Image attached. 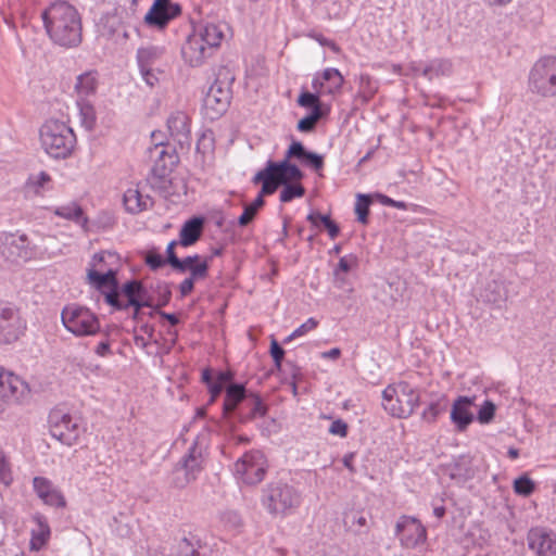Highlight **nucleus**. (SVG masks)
<instances>
[{
    "instance_id": "c85d7f7f",
    "label": "nucleus",
    "mask_w": 556,
    "mask_h": 556,
    "mask_svg": "<svg viewBox=\"0 0 556 556\" xmlns=\"http://www.w3.org/2000/svg\"><path fill=\"white\" fill-rule=\"evenodd\" d=\"M205 225L203 216H192L187 219L179 231V245L188 248L195 244L202 237Z\"/></svg>"
},
{
    "instance_id": "864d4df0",
    "label": "nucleus",
    "mask_w": 556,
    "mask_h": 556,
    "mask_svg": "<svg viewBox=\"0 0 556 556\" xmlns=\"http://www.w3.org/2000/svg\"><path fill=\"white\" fill-rule=\"evenodd\" d=\"M344 523L349 527V529H353L355 525H357L361 528L367 527V519L366 517L358 513V511H350L346 513L344 516Z\"/></svg>"
},
{
    "instance_id": "bb28decb",
    "label": "nucleus",
    "mask_w": 556,
    "mask_h": 556,
    "mask_svg": "<svg viewBox=\"0 0 556 556\" xmlns=\"http://www.w3.org/2000/svg\"><path fill=\"white\" fill-rule=\"evenodd\" d=\"M170 137L181 147L190 144L191 132L189 117L184 112H175L167 118Z\"/></svg>"
},
{
    "instance_id": "7ed1b4c3",
    "label": "nucleus",
    "mask_w": 556,
    "mask_h": 556,
    "mask_svg": "<svg viewBox=\"0 0 556 556\" xmlns=\"http://www.w3.org/2000/svg\"><path fill=\"white\" fill-rule=\"evenodd\" d=\"M148 151L150 157L154 161L150 175L147 178L150 187L166 199L186 194V182L184 180L177 181L172 178V173L179 163V156L175 147L168 143L157 142L154 147L149 148Z\"/></svg>"
},
{
    "instance_id": "9b49d317",
    "label": "nucleus",
    "mask_w": 556,
    "mask_h": 556,
    "mask_svg": "<svg viewBox=\"0 0 556 556\" xmlns=\"http://www.w3.org/2000/svg\"><path fill=\"white\" fill-rule=\"evenodd\" d=\"M50 434L61 443L72 446L80 434V425L77 418L60 410L51 412L49 415Z\"/></svg>"
},
{
    "instance_id": "e2e57ef3",
    "label": "nucleus",
    "mask_w": 556,
    "mask_h": 556,
    "mask_svg": "<svg viewBox=\"0 0 556 556\" xmlns=\"http://www.w3.org/2000/svg\"><path fill=\"white\" fill-rule=\"evenodd\" d=\"M323 227L327 230L331 239H336L340 233L339 225L331 219L330 215L323 218Z\"/></svg>"
},
{
    "instance_id": "5fc2aeb1",
    "label": "nucleus",
    "mask_w": 556,
    "mask_h": 556,
    "mask_svg": "<svg viewBox=\"0 0 556 556\" xmlns=\"http://www.w3.org/2000/svg\"><path fill=\"white\" fill-rule=\"evenodd\" d=\"M137 300L140 303H147L148 305H143V307L154 308V296L149 293L143 283L137 279Z\"/></svg>"
},
{
    "instance_id": "9d476101",
    "label": "nucleus",
    "mask_w": 556,
    "mask_h": 556,
    "mask_svg": "<svg viewBox=\"0 0 556 556\" xmlns=\"http://www.w3.org/2000/svg\"><path fill=\"white\" fill-rule=\"evenodd\" d=\"M203 447L200 445V437L195 439L188 448L187 454L177 463L174 473V484L176 488H185L188 483L195 480L197 475L202 470Z\"/></svg>"
},
{
    "instance_id": "79ce46f5",
    "label": "nucleus",
    "mask_w": 556,
    "mask_h": 556,
    "mask_svg": "<svg viewBox=\"0 0 556 556\" xmlns=\"http://www.w3.org/2000/svg\"><path fill=\"white\" fill-rule=\"evenodd\" d=\"M447 408V400L445 396L440 400L432 402L428 405V407L422 412L421 418L426 422H434L437 418L446 410Z\"/></svg>"
},
{
    "instance_id": "f03ea898",
    "label": "nucleus",
    "mask_w": 556,
    "mask_h": 556,
    "mask_svg": "<svg viewBox=\"0 0 556 556\" xmlns=\"http://www.w3.org/2000/svg\"><path fill=\"white\" fill-rule=\"evenodd\" d=\"M267 413L268 405L243 383H236L227 389V396L222 405V419L227 430L233 431L237 424L265 417Z\"/></svg>"
},
{
    "instance_id": "0e129e2a",
    "label": "nucleus",
    "mask_w": 556,
    "mask_h": 556,
    "mask_svg": "<svg viewBox=\"0 0 556 556\" xmlns=\"http://www.w3.org/2000/svg\"><path fill=\"white\" fill-rule=\"evenodd\" d=\"M312 88L314 89V93L318 94L319 98L327 94L325 80L321 78V72H318L314 75L312 80Z\"/></svg>"
},
{
    "instance_id": "09e8293b",
    "label": "nucleus",
    "mask_w": 556,
    "mask_h": 556,
    "mask_svg": "<svg viewBox=\"0 0 556 556\" xmlns=\"http://www.w3.org/2000/svg\"><path fill=\"white\" fill-rule=\"evenodd\" d=\"M357 265H358V260H357L356 255L349 254V255L342 256L339 260L336 268L333 269V276H338L339 273L348 274L353 268H356Z\"/></svg>"
},
{
    "instance_id": "f8f14e48",
    "label": "nucleus",
    "mask_w": 556,
    "mask_h": 556,
    "mask_svg": "<svg viewBox=\"0 0 556 556\" xmlns=\"http://www.w3.org/2000/svg\"><path fill=\"white\" fill-rule=\"evenodd\" d=\"M231 100L229 84L216 79L208 88L203 99V111L207 118L214 121L220 117L227 110Z\"/></svg>"
},
{
    "instance_id": "1a4fd4ad",
    "label": "nucleus",
    "mask_w": 556,
    "mask_h": 556,
    "mask_svg": "<svg viewBox=\"0 0 556 556\" xmlns=\"http://www.w3.org/2000/svg\"><path fill=\"white\" fill-rule=\"evenodd\" d=\"M305 178V174H302L299 177H290V176H281L274 175L270 178H265L258 176H253L252 182L254 185H264L269 187L270 191L268 195H271L277 192L279 188H281L279 200L282 203H289L296 198H302L305 194V188L302 185V180Z\"/></svg>"
},
{
    "instance_id": "6e6d98bb",
    "label": "nucleus",
    "mask_w": 556,
    "mask_h": 556,
    "mask_svg": "<svg viewBox=\"0 0 556 556\" xmlns=\"http://www.w3.org/2000/svg\"><path fill=\"white\" fill-rule=\"evenodd\" d=\"M319 100H320V98L318 97V94H315L314 92H309V91L303 89L298 97L296 103L302 108L311 109Z\"/></svg>"
},
{
    "instance_id": "0eeeda50",
    "label": "nucleus",
    "mask_w": 556,
    "mask_h": 556,
    "mask_svg": "<svg viewBox=\"0 0 556 556\" xmlns=\"http://www.w3.org/2000/svg\"><path fill=\"white\" fill-rule=\"evenodd\" d=\"M61 319L64 327L76 337L94 336L101 330L99 317L84 306H65Z\"/></svg>"
},
{
    "instance_id": "2f4dec72",
    "label": "nucleus",
    "mask_w": 556,
    "mask_h": 556,
    "mask_svg": "<svg viewBox=\"0 0 556 556\" xmlns=\"http://www.w3.org/2000/svg\"><path fill=\"white\" fill-rule=\"evenodd\" d=\"M481 298L484 302L501 306L508 299L506 282L502 279H493L488 282L481 292Z\"/></svg>"
},
{
    "instance_id": "423d86ee",
    "label": "nucleus",
    "mask_w": 556,
    "mask_h": 556,
    "mask_svg": "<svg viewBox=\"0 0 556 556\" xmlns=\"http://www.w3.org/2000/svg\"><path fill=\"white\" fill-rule=\"evenodd\" d=\"M262 504L269 514L285 516L300 506L301 494L292 485L275 482L263 490Z\"/></svg>"
},
{
    "instance_id": "b1692460",
    "label": "nucleus",
    "mask_w": 556,
    "mask_h": 556,
    "mask_svg": "<svg viewBox=\"0 0 556 556\" xmlns=\"http://www.w3.org/2000/svg\"><path fill=\"white\" fill-rule=\"evenodd\" d=\"M117 268H89L87 271L88 282L103 295L108 291H118Z\"/></svg>"
},
{
    "instance_id": "e433bc0d",
    "label": "nucleus",
    "mask_w": 556,
    "mask_h": 556,
    "mask_svg": "<svg viewBox=\"0 0 556 556\" xmlns=\"http://www.w3.org/2000/svg\"><path fill=\"white\" fill-rule=\"evenodd\" d=\"M296 161L315 172L323 169L325 164L324 156L321 154L307 150L301 141H298Z\"/></svg>"
},
{
    "instance_id": "8fccbe9b",
    "label": "nucleus",
    "mask_w": 556,
    "mask_h": 556,
    "mask_svg": "<svg viewBox=\"0 0 556 556\" xmlns=\"http://www.w3.org/2000/svg\"><path fill=\"white\" fill-rule=\"evenodd\" d=\"M495 410L496 406L492 401H484L483 405L478 410L477 420L482 425L491 422L495 416Z\"/></svg>"
},
{
    "instance_id": "4468645a",
    "label": "nucleus",
    "mask_w": 556,
    "mask_h": 556,
    "mask_svg": "<svg viewBox=\"0 0 556 556\" xmlns=\"http://www.w3.org/2000/svg\"><path fill=\"white\" fill-rule=\"evenodd\" d=\"M28 384L12 371L0 366V414L3 410V403H23L29 396Z\"/></svg>"
},
{
    "instance_id": "72a5a7b5",
    "label": "nucleus",
    "mask_w": 556,
    "mask_h": 556,
    "mask_svg": "<svg viewBox=\"0 0 556 556\" xmlns=\"http://www.w3.org/2000/svg\"><path fill=\"white\" fill-rule=\"evenodd\" d=\"M270 188L262 185L258 194L250 204H244L243 212L238 218V224L241 227L248 226L256 216L257 212L265 205V197H268Z\"/></svg>"
},
{
    "instance_id": "c03bdc74",
    "label": "nucleus",
    "mask_w": 556,
    "mask_h": 556,
    "mask_svg": "<svg viewBox=\"0 0 556 556\" xmlns=\"http://www.w3.org/2000/svg\"><path fill=\"white\" fill-rule=\"evenodd\" d=\"M117 262H118V257H117L116 253L102 251V252L96 253L92 256V261L90 263V265H91L90 268H101V266H104V268H110V267H113L112 266L113 263H117Z\"/></svg>"
},
{
    "instance_id": "a211bd4d",
    "label": "nucleus",
    "mask_w": 556,
    "mask_h": 556,
    "mask_svg": "<svg viewBox=\"0 0 556 556\" xmlns=\"http://www.w3.org/2000/svg\"><path fill=\"white\" fill-rule=\"evenodd\" d=\"M0 254L10 263H20L29 260L31 252L27 236L7 232L1 233Z\"/></svg>"
},
{
    "instance_id": "f3484780",
    "label": "nucleus",
    "mask_w": 556,
    "mask_h": 556,
    "mask_svg": "<svg viewBox=\"0 0 556 556\" xmlns=\"http://www.w3.org/2000/svg\"><path fill=\"white\" fill-rule=\"evenodd\" d=\"M26 329L18 309L0 302V343L10 344L18 340Z\"/></svg>"
},
{
    "instance_id": "393cba45",
    "label": "nucleus",
    "mask_w": 556,
    "mask_h": 556,
    "mask_svg": "<svg viewBox=\"0 0 556 556\" xmlns=\"http://www.w3.org/2000/svg\"><path fill=\"white\" fill-rule=\"evenodd\" d=\"M211 262L212 257L200 256L198 262L187 264L185 273H189V276L178 287L181 298L189 295L193 291L195 281L203 280L208 276Z\"/></svg>"
},
{
    "instance_id": "ddd939ff",
    "label": "nucleus",
    "mask_w": 556,
    "mask_h": 556,
    "mask_svg": "<svg viewBox=\"0 0 556 556\" xmlns=\"http://www.w3.org/2000/svg\"><path fill=\"white\" fill-rule=\"evenodd\" d=\"M298 155V140H292L290 146L285 152L283 159L280 161L268 160L265 166L260 169L254 176L258 178L264 177L270 178L274 175L299 177L305 174L298 164L293 163L292 160L296 161Z\"/></svg>"
},
{
    "instance_id": "473e14b6",
    "label": "nucleus",
    "mask_w": 556,
    "mask_h": 556,
    "mask_svg": "<svg viewBox=\"0 0 556 556\" xmlns=\"http://www.w3.org/2000/svg\"><path fill=\"white\" fill-rule=\"evenodd\" d=\"M124 205L127 212L138 214L153 206L154 201L150 195H143L138 189H128L124 193Z\"/></svg>"
},
{
    "instance_id": "603ef678",
    "label": "nucleus",
    "mask_w": 556,
    "mask_h": 556,
    "mask_svg": "<svg viewBox=\"0 0 556 556\" xmlns=\"http://www.w3.org/2000/svg\"><path fill=\"white\" fill-rule=\"evenodd\" d=\"M144 262L152 270L161 269L167 264L166 258L156 250L148 251L144 256Z\"/></svg>"
},
{
    "instance_id": "13d9d810",
    "label": "nucleus",
    "mask_w": 556,
    "mask_h": 556,
    "mask_svg": "<svg viewBox=\"0 0 556 556\" xmlns=\"http://www.w3.org/2000/svg\"><path fill=\"white\" fill-rule=\"evenodd\" d=\"M316 126V116L306 115L298 122L296 129L301 132H312Z\"/></svg>"
},
{
    "instance_id": "aec40b11",
    "label": "nucleus",
    "mask_w": 556,
    "mask_h": 556,
    "mask_svg": "<svg viewBox=\"0 0 556 556\" xmlns=\"http://www.w3.org/2000/svg\"><path fill=\"white\" fill-rule=\"evenodd\" d=\"M395 535L404 547L413 548L426 541L427 530L418 519L401 516L395 525Z\"/></svg>"
},
{
    "instance_id": "cd10ccee",
    "label": "nucleus",
    "mask_w": 556,
    "mask_h": 556,
    "mask_svg": "<svg viewBox=\"0 0 556 556\" xmlns=\"http://www.w3.org/2000/svg\"><path fill=\"white\" fill-rule=\"evenodd\" d=\"M33 485L36 494L45 502V504L54 507L65 506L66 502L64 496L47 478L35 477Z\"/></svg>"
},
{
    "instance_id": "412c9836",
    "label": "nucleus",
    "mask_w": 556,
    "mask_h": 556,
    "mask_svg": "<svg viewBox=\"0 0 556 556\" xmlns=\"http://www.w3.org/2000/svg\"><path fill=\"white\" fill-rule=\"evenodd\" d=\"M181 14V5L172 0H154L144 16L149 27L164 29L170 21Z\"/></svg>"
},
{
    "instance_id": "49530a36",
    "label": "nucleus",
    "mask_w": 556,
    "mask_h": 556,
    "mask_svg": "<svg viewBox=\"0 0 556 556\" xmlns=\"http://www.w3.org/2000/svg\"><path fill=\"white\" fill-rule=\"evenodd\" d=\"M269 354H270V356L273 358L275 368L278 371H281L282 370V363H283L285 355H286V351L281 346V344L276 339H274V338L270 341Z\"/></svg>"
},
{
    "instance_id": "7c9ffc66",
    "label": "nucleus",
    "mask_w": 556,
    "mask_h": 556,
    "mask_svg": "<svg viewBox=\"0 0 556 556\" xmlns=\"http://www.w3.org/2000/svg\"><path fill=\"white\" fill-rule=\"evenodd\" d=\"M99 86V73L90 70L77 76L74 89L78 99H87L94 96Z\"/></svg>"
},
{
    "instance_id": "6ab92c4d",
    "label": "nucleus",
    "mask_w": 556,
    "mask_h": 556,
    "mask_svg": "<svg viewBox=\"0 0 556 556\" xmlns=\"http://www.w3.org/2000/svg\"><path fill=\"white\" fill-rule=\"evenodd\" d=\"M419 393L407 382H401L397 386V392L387 410L394 417L407 418L419 404Z\"/></svg>"
},
{
    "instance_id": "3c124183",
    "label": "nucleus",
    "mask_w": 556,
    "mask_h": 556,
    "mask_svg": "<svg viewBox=\"0 0 556 556\" xmlns=\"http://www.w3.org/2000/svg\"><path fill=\"white\" fill-rule=\"evenodd\" d=\"M50 535V529L48 525H43L40 522V531L38 533H33L30 540V548L33 551H39L48 541Z\"/></svg>"
},
{
    "instance_id": "4be33fe9",
    "label": "nucleus",
    "mask_w": 556,
    "mask_h": 556,
    "mask_svg": "<svg viewBox=\"0 0 556 556\" xmlns=\"http://www.w3.org/2000/svg\"><path fill=\"white\" fill-rule=\"evenodd\" d=\"M137 279H130L118 287V291L104 293L105 302L116 311H126L129 307L143 308L147 303L137 300Z\"/></svg>"
},
{
    "instance_id": "338daca9",
    "label": "nucleus",
    "mask_w": 556,
    "mask_h": 556,
    "mask_svg": "<svg viewBox=\"0 0 556 556\" xmlns=\"http://www.w3.org/2000/svg\"><path fill=\"white\" fill-rule=\"evenodd\" d=\"M318 326V321L311 317L308 318L304 324H302L300 327L295 329V336H304L308 331L315 329Z\"/></svg>"
},
{
    "instance_id": "f257e3e1",
    "label": "nucleus",
    "mask_w": 556,
    "mask_h": 556,
    "mask_svg": "<svg viewBox=\"0 0 556 556\" xmlns=\"http://www.w3.org/2000/svg\"><path fill=\"white\" fill-rule=\"evenodd\" d=\"M43 26L53 43L76 48L83 41V23L78 10L67 1L52 2L41 13Z\"/></svg>"
},
{
    "instance_id": "bf43d9fd",
    "label": "nucleus",
    "mask_w": 556,
    "mask_h": 556,
    "mask_svg": "<svg viewBox=\"0 0 556 556\" xmlns=\"http://www.w3.org/2000/svg\"><path fill=\"white\" fill-rule=\"evenodd\" d=\"M233 375L229 371H219L215 377V382L225 388V397L227 396V389L237 382H233Z\"/></svg>"
},
{
    "instance_id": "5701e85b",
    "label": "nucleus",
    "mask_w": 556,
    "mask_h": 556,
    "mask_svg": "<svg viewBox=\"0 0 556 556\" xmlns=\"http://www.w3.org/2000/svg\"><path fill=\"white\" fill-rule=\"evenodd\" d=\"M527 544L538 556H556V533L546 527H532L527 533Z\"/></svg>"
},
{
    "instance_id": "c756f323",
    "label": "nucleus",
    "mask_w": 556,
    "mask_h": 556,
    "mask_svg": "<svg viewBox=\"0 0 556 556\" xmlns=\"http://www.w3.org/2000/svg\"><path fill=\"white\" fill-rule=\"evenodd\" d=\"M444 473L453 480L467 481L472 479L475 471L471 458L467 455L458 456L444 466Z\"/></svg>"
},
{
    "instance_id": "f704fd0d",
    "label": "nucleus",
    "mask_w": 556,
    "mask_h": 556,
    "mask_svg": "<svg viewBox=\"0 0 556 556\" xmlns=\"http://www.w3.org/2000/svg\"><path fill=\"white\" fill-rule=\"evenodd\" d=\"M179 244L178 240H173L167 244L166 248V261L167 264L177 273L185 274L187 264L198 262L200 260L199 254L189 255L184 258L177 256L175 248Z\"/></svg>"
},
{
    "instance_id": "a18cd8bd",
    "label": "nucleus",
    "mask_w": 556,
    "mask_h": 556,
    "mask_svg": "<svg viewBox=\"0 0 556 556\" xmlns=\"http://www.w3.org/2000/svg\"><path fill=\"white\" fill-rule=\"evenodd\" d=\"M535 483L527 475H522L515 479L514 491L518 495L529 496L533 493Z\"/></svg>"
},
{
    "instance_id": "a19ab883",
    "label": "nucleus",
    "mask_w": 556,
    "mask_h": 556,
    "mask_svg": "<svg viewBox=\"0 0 556 556\" xmlns=\"http://www.w3.org/2000/svg\"><path fill=\"white\" fill-rule=\"evenodd\" d=\"M371 204V197L369 194H357L356 203H355V214L356 220L362 225H367L369 223V207Z\"/></svg>"
},
{
    "instance_id": "6e6552de",
    "label": "nucleus",
    "mask_w": 556,
    "mask_h": 556,
    "mask_svg": "<svg viewBox=\"0 0 556 556\" xmlns=\"http://www.w3.org/2000/svg\"><path fill=\"white\" fill-rule=\"evenodd\" d=\"M529 89L539 96H556V56L539 59L529 73Z\"/></svg>"
},
{
    "instance_id": "ea45409f",
    "label": "nucleus",
    "mask_w": 556,
    "mask_h": 556,
    "mask_svg": "<svg viewBox=\"0 0 556 556\" xmlns=\"http://www.w3.org/2000/svg\"><path fill=\"white\" fill-rule=\"evenodd\" d=\"M81 125L87 130H93L97 123L94 106L87 99H77Z\"/></svg>"
},
{
    "instance_id": "052dcab7",
    "label": "nucleus",
    "mask_w": 556,
    "mask_h": 556,
    "mask_svg": "<svg viewBox=\"0 0 556 556\" xmlns=\"http://www.w3.org/2000/svg\"><path fill=\"white\" fill-rule=\"evenodd\" d=\"M376 198L383 205L400 208V210H407V204L403 201L393 200L392 198H390L386 194H382V193H376Z\"/></svg>"
},
{
    "instance_id": "4d7b16f0",
    "label": "nucleus",
    "mask_w": 556,
    "mask_h": 556,
    "mask_svg": "<svg viewBox=\"0 0 556 556\" xmlns=\"http://www.w3.org/2000/svg\"><path fill=\"white\" fill-rule=\"evenodd\" d=\"M0 482L5 485H9L12 482V472L10 466L4 457V455L0 452Z\"/></svg>"
},
{
    "instance_id": "37998d69",
    "label": "nucleus",
    "mask_w": 556,
    "mask_h": 556,
    "mask_svg": "<svg viewBox=\"0 0 556 556\" xmlns=\"http://www.w3.org/2000/svg\"><path fill=\"white\" fill-rule=\"evenodd\" d=\"M154 308H160L167 305L172 299L170 286L166 282H157L153 288Z\"/></svg>"
},
{
    "instance_id": "774afa93",
    "label": "nucleus",
    "mask_w": 556,
    "mask_h": 556,
    "mask_svg": "<svg viewBox=\"0 0 556 556\" xmlns=\"http://www.w3.org/2000/svg\"><path fill=\"white\" fill-rule=\"evenodd\" d=\"M50 180L49 174L40 172L37 176L29 177L28 182L36 187L43 188Z\"/></svg>"
},
{
    "instance_id": "4c0bfd02",
    "label": "nucleus",
    "mask_w": 556,
    "mask_h": 556,
    "mask_svg": "<svg viewBox=\"0 0 556 556\" xmlns=\"http://www.w3.org/2000/svg\"><path fill=\"white\" fill-rule=\"evenodd\" d=\"M452 72V63L445 59H434L422 67L421 75L431 80L434 77L446 76Z\"/></svg>"
},
{
    "instance_id": "2eb2a0df",
    "label": "nucleus",
    "mask_w": 556,
    "mask_h": 556,
    "mask_svg": "<svg viewBox=\"0 0 556 556\" xmlns=\"http://www.w3.org/2000/svg\"><path fill=\"white\" fill-rule=\"evenodd\" d=\"M235 472L240 476L247 484L260 483L266 473L264 454L260 451L245 453L236 462Z\"/></svg>"
},
{
    "instance_id": "dca6fc26",
    "label": "nucleus",
    "mask_w": 556,
    "mask_h": 556,
    "mask_svg": "<svg viewBox=\"0 0 556 556\" xmlns=\"http://www.w3.org/2000/svg\"><path fill=\"white\" fill-rule=\"evenodd\" d=\"M164 54V49L155 46L140 48L137 51V62L140 74L150 87L159 83V75L163 74L160 70V62Z\"/></svg>"
},
{
    "instance_id": "58836bf2",
    "label": "nucleus",
    "mask_w": 556,
    "mask_h": 556,
    "mask_svg": "<svg viewBox=\"0 0 556 556\" xmlns=\"http://www.w3.org/2000/svg\"><path fill=\"white\" fill-rule=\"evenodd\" d=\"M321 78L325 80L327 96H334L340 92L344 84V78L339 70L329 67L321 72Z\"/></svg>"
},
{
    "instance_id": "39448f33",
    "label": "nucleus",
    "mask_w": 556,
    "mask_h": 556,
    "mask_svg": "<svg viewBox=\"0 0 556 556\" xmlns=\"http://www.w3.org/2000/svg\"><path fill=\"white\" fill-rule=\"evenodd\" d=\"M40 141L43 150L51 157L66 159L74 151L76 136L64 122L50 119L40 128Z\"/></svg>"
},
{
    "instance_id": "c9c22d12",
    "label": "nucleus",
    "mask_w": 556,
    "mask_h": 556,
    "mask_svg": "<svg viewBox=\"0 0 556 556\" xmlns=\"http://www.w3.org/2000/svg\"><path fill=\"white\" fill-rule=\"evenodd\" d=\"M54 214L62 218L72 220L87 230L88 217L85 215L83 207L76 202L58 206Z\"/></svg>"
},
{
    "instance_id": "de8ad7c7",
    "label": "nucleus",
    "mask_w": 556,
    "mask_h": 556,
    "mask_svg": "<svg viewBox=\"0 0 556 556\" xmlns=\"http://www.w3.org/2000/svg\"><path fill=\"white\" fill-rule=\"evenodd\" d=\"M199 541L195 540V544L188 538L181 539L176 548L175 553L184 556H199Z\"/></svg>"
},
{
    "instance_id": "20e7f679",
    "label": "nucleus",
    "mask_w": 556,
    "mask_h": 556,
    "mask_svg": "<svg viewBox=\"0 0 556 556\" xmlns=\"http://www.w3.org/2000/svg\"><path fill=\"white\" fill-rule=\"evenodd\" d=\"M226 25L207 23L198 34L190 35L181 48L186 62L191 66L201 65L218 48L225 37Z\"/></svg>"
},
{
    "instance_id": "69168bd1",
    "label": "nucleus",
    "mask_w": 556,
    "mask_h": 556,
    "mask_svg": "<svg viewBox=\"0 0 556 556\" xmlns=\"http://www.w3.org/2000/svg\"><path fill=\"white\" fill-rule=\"evenodd\" d=\"M94 353L98 355V356H101V357H105V356H109L112 354V350H111V343H110V340H109V333L106 332L105 333V339L101 340L96 349H94Z\"/></svg>"
},
{
    "instance_id": "680f3d73",
    "label": "nucleus",
    "mask_w": 556,
    "mask_h": 556,
    "mask_svg": "<svg viewBox=\"0 0 556 556\" xmlns=\"http://www.w3.org/2000/svg\"><path fill=\"white\" fill-rule=\"evenodd\" d=\"M329 432L331 434L345 438L348 435V425L342 419H337L330 425Z\"/></svg>"
},
{
    "instance_id": "a878e982",
    "label": "nucleus",
    "mask_w": 556,
    "mask_h": 556,
    "mask_svg": "<svg viewBox=\"0 0 556 556\" xmlns=\"http://www.w3.org/2000/svg\"><path fill=\"white\" fill-rule=\"evenodd\" d=\"M475 397L458 396L451 409V420L455 425L456 430L464 432L468 426L473 421L475 416L470 410L473 406Z\"/></svg>"
}]
</instances>
